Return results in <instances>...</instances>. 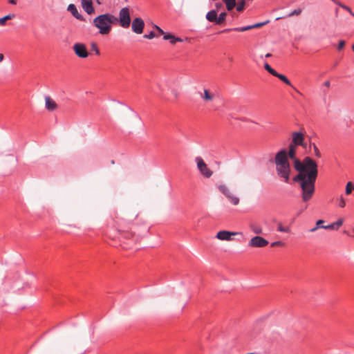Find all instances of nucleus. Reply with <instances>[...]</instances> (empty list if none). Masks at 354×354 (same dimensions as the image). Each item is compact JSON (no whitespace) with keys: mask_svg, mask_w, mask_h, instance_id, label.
<instances>
[{"mask_svg":"<svg viewBox=\"0 0 354 354\" xmlns=\"http://www.w3.org/2000/svg\"><path fill=\"white\" fill-rule=\"evenodd\" d=\"M120 26L124 28H128L131 24L130 10L128 7L122 8L118 18Z\"/></svg>","mask_w":354,"mask_h":354,"instance_id":"nucleus-5","label":"nucleus"},{"mask_svg":"<svg viewBox=\"0 0 354 354\" xmlns=\"http://www.w3.org/2000/svg\"><path fill=\"white\" fill-rule=\"evenodd\" d=\"M354 190V185L351 182H348L346 185V194L349 195Z\"/></svg>","mask_w":354,"mask_h":354,"instance_id":"nucleus-26","label":"nucleus"},{"mask_svg":"<svg viewBox=\"0 0 354 354\" xmlns=\"http://www.w3.org/2000/svg\"><path fill=\"white\" fill-rule=\"evenodd\" d=\"M154 28L158 30V33H159L160 35H163V36H164V35L166 34V33H165V32L163 31V30H162V29H161L159 26H158L155 25V26H154Z\"/></svg>","mask_w":354,"mask_h":354,"instance_id":"nucleus-39","label":"nucleus"},{"mask_svg":"<svg viewBox=\"0 0 354 354\" xmlns=\"http://www.w3.org/2000/svg\"><path fill=\"white\" fill-rule=\"evenodd\" d=\"M301 12V9H295L288 15V17H292L294 15H300Z\"/></svg>","mask_w":354,"mask_h":354,"instance_id":"nucleus-35","label":"nucleus"},{"mask_svg":"<svg viewBox=\"0 0 354 354\" xmlns=\"http://www.w3.org/2000/svg\"><path fill=\"white\" fill-rule=\"evenodd\" d=\"M73 50L75 55L80 58H86L88 55L87 48L82 43H75L73 46Z\"/></svg>","mask_w":354,"mask_h":354,"instance_id":"nucleus-8","label":"nucleus"},{"mask_svg":"<svg viewBox=\"0 0 354 354\" xmlns=\"http://www.w3.org/2000/svg\"><path fill=\"white\" fill-rule=\"evenodd\" d=\"M46 108L49 111H53L57 108L56 102L50 97H45Z\"/></svg>","mask_w":354,"mask_h":354,"instance_id":"nucleus-16","label":"nucleus"},{"mask_svg":"<svg viewBox=\"0 0 354 354\" xmlns=\"http://www.w3.org/2000/svg\"><path fill=\"white\" fill-rule=\"evenodd\" d=\"M343 218H340L336 222L327 225L326 226H323L322 227L326 230H338L339 227L342 226V225L343 224Z\"/></svg>","mask_w":354,"mask_h":354,"instance_id":"nucleus-17","label":"nucleus"},{"mask_svg":"<svg viewBox=\"0 0 354 354\" xmlns=\"http://www.w3.org/2000/svg\"><path fill=\"white\" fill-rule=\"evenodd\" d=\"M339 7H341L343 9H344L345 10L348 11L353 17H354V13L353 12V11L351 10L350 7H348L343 3H339Z\"/></svg>","mask_w":354,"mask_h":354,"instance_id":"nucleus-32","label":"nucleus"},{"mask_svg":"<svg viewBox=\"0 0 354 354\" xmlns=\"http://www.w3.org/2000/svg\"><path fill=\"white\" fill-rule=\"evenodd\" d=\"M155 37H156V35H155L154 32H153V31H151L149 34H145L144 35L145 38L149 39H153Z\"/></svg>","mask_w":354,"mask_h":354,"instance_id":"nucleus-36","label":"nucleus"},{"mask_svg":"<svg viewBox=\"0 0 354 354\" xmlns=\"http://www.w3.org/2000/svg\"><path fill=\"white\" fill-rule=\"evenodd\" d=\"M335 4L338 5L339 6V3H341L339 1L337 0H332Z\"/></svg>","mask_w":354,"mask_h":354,"instance_id":"nucleus-45","label":"nucleus"},{"mask_svg":"<svg viewBox=\"0 0 354 354\" xmlns=\"http://www.w3.org/2000/svg\"><path fill=\"white\" fill-rule=\"evenodd\" d=\"M4 56L2 53H0V62L3 60Z\"/></svg>","mask_w":354,"mask_h":354,"instance_id":"nucleus-44","label":"nucleus"},{"mask_svg":"<svg viewBox=\"0 0 354 354\" xmlns=\"http://www.w3.org/2000/svg\"><path fill=\"white\" fill-rule=\"evenodd\" d=\"M196 162L197 163V167L203 176L206 178L212 176V171L207 167V165L201 157H196Z\"/></svg>","mask_w":354,"mask_h":354,"instance_id":"nucleus-7","label":"nucleus"},{"mask_svg":"<svg viewBox=\"0 0 354 354\" xmlns=\"http://www.w3.org/2000/svg\"><path fill=\"white\" fill-rule=\"evenodd\" d=\"M82 9L88 15H92L95 12V8L92 0H81Z\"/></svg>","mask_w":354,"mask_h":354,"instance_id":"nucleus-12","label":"nucleus"},{"mask_svg":"<svg viewBox=\"0 0 354 354\" xmlns=\"http://www.w3.org/2000/svg\"><path fill=\"white\" fill-rule=\"evenodd\" d=\"M200 96L205 102H209L215 98L216 94L209 89L204 88L203 93H200Z\"/></svg>","mask_w":354,"mask_h":354,"instance_id":"nucleus-13","label":"nucleus"},{"mask_svg":"<svg viewBox=\"0 0 354 354\" xmlns=\"http://www.w3.org/2000/svg\"><path fill=\"white\" fill-rule=\"evenodd\" d=\"M118 17L110 13H104L96 17L93 21V25L98 29L101 35H108L111 30L112 26L118 22Z\"/></svg>","mask_w":354,"mask_h":354,"instance_id":"nucleus-3","label":"nucleus"},{"mask_svg":"<svg viewBox=\"0 0 354 354\" xmlns=\"http://www.w3.org/2000/svg\"><path fill=\"white\" fill-rule=\"evenodd\" d=\"M296 147L294 145H290L287 156L295 161L294 166L299 174L293 178V180L300 184L302 200L307 202L315 193V184L318 174L317 164L308 156L300 161L296 157Z\"/></svg>","mask_w":354,"mask_h":354,"instance_id":"nucleus-1","label":"nucleus"},{"mask_svg":"<svg viewBox=\"0 0 354 354\" xmlns=\"http://www.w3.org/2000/svg\"><path fill=\"white\" fill-rule=\"evenodd\" d=\"M218 189L223 195L225 196L226 198H227L232 205H237L239 203V198L234 196L226 185H219Z\"/></svg>","mask_w":354,"mask_h":354,"instance_id":"nucleus-6","label":"nucleus"},{"mask_svg":"<svg viewBox=\"0 0 354 354\" xmlns=\"http://www.w3.org/2000/svg\"><path fill=\"white\" fill-rule=\"evenodd\" d=\"M245 7V1L242 0L241 1L239 2L237 6H236V10L238 12H241L243 10Z\"/></svg>","mask_w":354,"mask_h":354,"instance_id":"nucleus-29","label":"nucleus"},{"mask_svg":"<svg viewBox=\"0 0 354 354\" xmlns=\"http://www.w3.org/2000/svg\"><path fill=\"white\" fill-rule=\"evenodd\" d=\"M313 149H314V153H315V156H317V158H320L321 153H320L318 147L315 145V144H313Z\"/></svg>","mask_w":354,"mask_h":354,"instance_id":"nucleus-34","label":"nucleus"},{"mask_svg":"<svg viewBox=\"0 0 354 354\" xmlns=\"http://www.w3.org/2000/svg\"><path fill=\"white\" fill-rule=\"evenodd\" d=\"M277 231L281 232L289 233L290 229L289 227L283 226L281 223H279L277 226Z\"/></svg>","mask_w":354,"mask_h":354,"instance_id":"nucleus-27","label":"nucleus"},{"mask_svg":"<svg viewBox=\"0 0 354 354\" xmlns=\"http://www.w3.org/2000/svg\"><path fill=\"white\" fill-rule=\"evenodd\" d=\"M264 24H266V23H258V24H255L254 25H251V29L261 27Z\"/></svg>","mask_w":354,"mask_h":354,"instance_id":"nucleus-38","label":"nucleus"},{"mask_svg":"<svg viewBox=\"0 0 354 354\" xmlns=\"http://www.w3.org/2000/svg\"><path fill=\"white\" fill-rule=\"evenodd\" d=\"M250 230L257 234H262L263 230L261 225L257 223H251L250 225Z\"/></svg>","mask_w":354,"mask_h":354,"instance_id":"nucleus-21","label":"nucleus"},{"mask_svg":"<svg viewBox=\"0 0 354 354\" xmlns=\"http://www.w3.org/2000/svg\"><path fill=\"white\" fill-rule=\"evenodd\" d=\"M165 40H169L170 44H175L176 42H181L183 39L180 37H176L170 33H167L163 36Z\"/></svg>","mask_w":354,"mask_h":354,"instance_id":"nucleus-18","label":"nucleus"},{"mask_svg":"<svg viewBox=\"0 0 354 354\" xmlns=\"http://www.w3.org/2000/svg\"><path fill=\"white\" fill-rule=\"evenodd\" d=\"M292 140L290 145H294L295 147L297 146H302L306 147V145L304 143V134L301 132H293L292 135Z\"/></svg>","mask_w":354,"mask_h":354,"instance_id":"nucleus-11","label":"nucleus"},{"mask_svg":"<svg viewBox=\"0 0 354 354\" xmlns=\"http://www.w3.org/2000/svg\"><path fill=\"white\" fill-rule=\"evenodd\" d=\"M226 16H227V13L225 12L220 13L218 17L216 16V24H223L225 20Z\"/></svg>","mask_w":354,"mask_h":354,"instance_id":"nucleus-24","label":"nucleus"},{"mask_svg":"<svg viewBox=\"0 0 354 354\" xmlns=\"http://www.w3.org/2000/svg\"><path fill=\"white\" fill-rule=\"evenodd\" d=\"M106 234L109 238L116 240L118 239L120 241L126 243L124 240H129L130 245L131 243H134V234L129 231H122L121 230H115L113 228H109L106 231Z\"/></svg>","mask_w":354,"mask_h":354,"instance_id":"nucleus-4","label":"nucleus"},{"mask_svg":"<svg viewBox=\"0 0 354 354\" xmlns=\"http://www.w3.org/2000/svg\"><path fill=\"white\" fill-rule=\"evenodd\" d=\"M274 76L278 77L280 80H281L286 84L292 86L290 81L287 78V77L286 75L277 72Z\"/></svg>","mask_w":354,"mask_h":354,"instance_id":"nucleus-22","label":"nucleus"},{"mask_svg":"<svg viewBox=\"0 0 354 354\" xmlns=\"http://www.w3.org/2000/svg\"><path fill=\"white\" fill-rule=\"evenodd\" d=\"M344 46H345V41L344 40H340L338 44L337 49L339 50H341L342 49H343Z\"/></svg>","mask_w":354,"mask_h":354,"instance_id":"nucleus-37","label":"nucleus"},{"mask_svg":"<svg viewBox=\"0 0 354 354\" xmlns=\"http://www.w3.org/2000/svg\"><path fill=\"white\" fill-rule=\"evenodd\" d=\"M145 23L140 17L135 18L131 24L132 30L136 34H141L143 32Z\"/></svg>","mask_w":354,"mask_h":354,"instance_id":"nucleus-10","label":"nucleus"},{"mask_svg":"<svg viewBox=\"0 0 354 354\" xmlns=\"http://www.w3.org/2000/svg\"><path fill=\"white\" fill-rule=\"evenodd\" d=\"M274 163L276 165V171L278 176L281 178H283L286 183H289L290 165L288 162L286 149H281L277 153Z\"/></svg>","mask_w":354,"mask_h":354,"instance_id":"nucleus-2","label":"nucleus"},{"mask_svg":"<svg viewBox=\"0 0 354 354\" xmlns=\"http://www.w3.org/2000/svg\"><path fill=\"white\" fill-rule=\"evenodd\" d=\"M271 56H272V54H270V53H267V54L265 55V57H270Z\"/></svg>","mask_w":354,"mask_h":354,"instance_id":"nucleus-46","label":"nucleus"},{"mask_svg":"<svg viewBox=\"0 0 354 354\" xmlns=\"http://www.w3.org/2000/svg\"><path fill=\"white\" fill-rule=\"evenodd\" d=\"M8 3L12 5L17 4V0H8Z\"/></svg>","mask_w":354,"mask_h":354,"instance_id":"nucleus-43","label":"nucleus"},{"mask_svg":"<svg viewBox=\"0 0 354 354\" xmlns=\"http://www.w3.org/2000/svg\"><path fill=\"white\" fill-rule=\"evenodd\" d=\"M226 4V8L227 10H232L236 6L235 0H222Z\"/></svg>","mask_w":354,"mask_h":354,"instance_id":"nucleus-23","label":"nucleus"},{"mask_svg":"<svg viewBox=\"0 0 354 354\" xmlns=\"http://www.w3.org/2000/svg\"><path fill=\"white\" fill-rule=\"evenodd\" d=\"M216 16L217 13L216 10H212L209 11L206 15V19L210 22H214L216 24Z\"/></svg>","mask_w":354,"mask_h":354,"instance_id":"nucleus-20","label":"nucleus"},{"mask_svg":"<svg viewBox=\"0 0 354 354\" xmlns=\"http://www.w3.org/2000/svg\"><path fill=\"white\" fill-rule=\"evenodd\" d=\"M91 50L95 53L96 55H100V50L97 47V45L95 43L91 44Z\"/></svg>","mask_w":354,"mask_h":354,"instance_id":"nucleus-33","label":"nucleus"},{"mask_svg":"<svg viewBox=\"0 0 354 354\" xmlns=\"http://www.w3.org/2000/svg\"><path fill=\"white\" fill-rule=\"evenodd\" d=\"M324 221L323 220H318L316 223V225L319 227V228H322V227H323L324 225H322V223H324Z\"/></svg>","mask_w":354,"mask_h":354,"instance_id":"nucleus-40","label":"nucleus"},{"mask_svg":"<svg viewBox=\"0 0 354 354\" xmlns=\"http://www.w3.org/2000/svg\"><path fill=\"white\" fill-rule=\"evenodd\" d=\"M318 228H319V227L316 225V226H315V227H313V228H311V229L310 230V232H315Z\"/></svg>","mask_w":354,"mask_h":354,"instance_id":"nucleus-41","label":"nucleus"},{"mask_svg":"<svg viewBox=\"0 0 354 354\" xmlns=\"http://www.w3.org/2000/svg\"><path fill=\"white\" fill-rule=\"evenodd\" d=\"M236 232H231L229 231L222 230L217 233L216 237L220 240L229 241L231 239V236L236 234Z\"/></svg>","mask_w":354,"mask_h":354,"instance_id":"nucleus-14","label":"nucleus"},{"mask_svg":"<svg viewBox=\"0 0 354 354\" xmlns=\"http://www.w3.org/2000/svg\"><path fill=\"white\" fill-rule=\"evenodd\" d=\"M264 68L269 73H270L273 76L277 73V71L274 69H273L268 63L264 64Z\"/></svg>","mask_w":354,"mask_h":354,"instance_id":"nucleus-28","label":"nucleus"},{"mask_svg":"<svg viewBox=\"0 0 354 354\" xmlns=\"http://www.w3.org/2000/svg\"><path fill=\"white\" fill-rule=\"evenodd\" d=\"M68 10L71 12L72 15L75 17L77 19L80 21H85V18L79 13L77 7L74 4H69L68 6Z\"/></svg>","mask_w":354,"mask_h":354,"instance_id":"nucleus-15","label":"nucleus"},{"mask_svg":"<svg viewBox=\"0 0 354 354\" xmlns=\"http://www.w3.org/2000/svg\"><path fill=\"white\" fill-rule=\"evenodd\" d=\"M324 85L326 87H330V81H326L324 83Z\"/></svg>","mask_w":354,"mask_h":354,"instance_id":"nucleus-42","label":"nucleus"},{"mask_svg":"<svg viewBox=\"0 0 354 354\" xmlns=\"http://www.w3.org/2000/svg\"><path fill=\"white\" fill-rule=\"evenodd\" d=\"M251 29V26H246L243 27H237V28H227L223 30L222 32H227L230 31H236V32H245Z\"/></svg>","mask_w":354,"mask_h":354,"instance_id":"nucleus-19","label":"nucleus"},{"mask_svg":"<svg viewBox=\"0 0 354 354\" xmlns=\"http://www.w3.org/2000/svg\"><path fill=\"white\" fill-rule=\"evenodd\" d=\"M15 17L14 14L8 15L2 18H0V26H4L7 20L12 19Z\"/></svg>","mask_w":354,"mask_h":354,"instance_id":"nucleus-25","label":"nucleus"},{"mask_svg":"<svg viewBox=\"0 0 354 354\" xmlns=\"http://www.w3.org/2000/svg\"><path fill=\"white\" fill-rule=\"evenodd\" d=\"M285 245V243L281 241H274V242H272L271 244H270V246L272 248L273 247H277V246H280V247H282V246H284Z\"/></svg>","mask_w":354,"mask_h":354,"instance_id":"nucleus-31","label":"nucleus"},{"mask_svg":"<svg viewBox=\"0 0 354 354\" xmlns=\"http://www.w3.org/2000/svg\"><path fill=\"white\" fill-rule=\"evenodd\" d=\"M269 242L262 236H256L249 241V246L252 248H263L268 245Z\"/></svg>","mask_w":354,"mask_h":354,"instance_id":"nucleus-9","label":"nucleus"},{"mask_svg":"<svg viewBox=\"0 0 354 354\" xmlns=\"http://www.w3.org/2000/svg\"><path fill=\"white\" fill-rule=\"evenodd\" d=\"M337 201H338V205L343 208L345 207L346 205V201L344 198V197L342 196H341L338 199H337Z\"/></svg>","mask_w":354,"mask_h":354,"instance_id":"nucleus-30","label":"nucleus"}]
</instances>
